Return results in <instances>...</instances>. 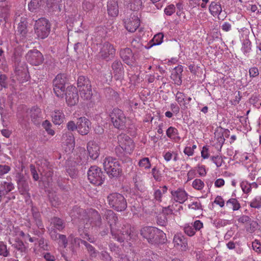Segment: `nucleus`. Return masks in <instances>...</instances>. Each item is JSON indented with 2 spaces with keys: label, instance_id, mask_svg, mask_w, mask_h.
<instances>
[{
  "label": "nucleus",
  "instance_id": "obj_33",
  "mask_svg": "<svg viewBox=\"0 0 261 261\" xmlns=\"http://www.w3.org/2000/svg\"><path fill=\"white\" fill-rule=\"evenodd\" d=\"M166 135L168 138L173 140L174 141H177L180 139V138L178 136V130L176 128L172 126L169 127L167 129Z\"/></svg>",
  "mask_w": 261,
  "mask_h": 261
},
{
  "label": "nucleus",
  "instance_id": "obj_19",
  "mask_svg": "<svg viewBox=\"0 0 261 261\" xmlns=\"http://www.w3.org/2000/svg\"><path fill=\"white\" fill-rule=\"evenodd\" d=\"M89 222L92 227L100 229L103 227L101 218L99 213L95 210H91L89 212Z\"/></svg>",
  "mask_w": 261,
  "mask_h": 261
},
{
  "label": "nucleus",
  "instance_id": "obj_63",
  "mask_svg": "<svg viewBox=\"0 0 261 261\" xmlns=\"http://www.w3.org/2000/svg\"><path fill=\"white\" fill-rule=\"evenodd\" d=\"M30 170L33 179H34V180L37 181L39 178V175L37 173L35 167L34 165H30Z\"/></svg>",
  "mask_w": 261,
  "mask_h": 261
},
{
  "label": "nucleus",
  "instance_id": "obj_25",
  "mask_svg": "<svg viewBox=\"0 0 261 261\" xmlns=\"http://www.w3.org/2000/svg\"><path fill=\"white\" fill-rule=\"evenodd\" d=\"M107 10L109 15L115 17L119 13L118 5L117 0H108Z\"/></svg>",
  "mask_w": 261,
  "mask_h": 261
},
{
  "label": "nucleus",
  "instance_id": "obj_56",
  "mask_svg": "<svg viewBox=\"0 0 261 261\" xmlns=\"http://www.w3.org/2000/svg\"><path fill=\"white\" fill-rule=\"evenodd\" d=\"M185 94L179 91H178L175 95V99L179 105L185 101Z\"/></svg>",
  "mask_w": 261,
  "mask_h": 261
},
{
  "label": "nucleus",
  "instance_id": "obj_14",
  "mask_svg": "<svg viewBox=\"0 0 261 261\" xmlns=\"http://www.w3.org/2000/svg\"><path fill=\"white\" fill-rule=\"evenodd\" d=\"M66 101L69 106H74L79 101V94L77 89L73 86H68L66 88Z\"/></svg>",
  "mask_w": 261,
  "mask_h": 261
},
{
  "label": "nucleus",
  "instance_id": "obj_28",
  "mask_svg": "<svg viewBox=\"0 0 261 261\" xmlns=\"http://www.w3.org/2000/svg\"><path fill=\"white\" fill-rule=\"evenodd\" d=\"M53 122L56 125L62 124L65 119L64 114L60 110H55L51 114Z\"/></svg>",
  "mask_w": 261,
  "mask_h": 261
},
{
  "label": "nucleus",
  "instance_id": "obj_4",
  "mask_svg": "<svg viewBox=\"0 0 261 261\" xmlns=\"http://www.w3.org/2000/svg\"><path fill=\"white\" fill-rule=\"evenodd\" d=\"M107 201L110 207L117 212H122L127 207L125 198L121 194L114 192L107 196Z\"/></svg>",
  "mask_w": 261,
  "mask_h": 261
},
{
  "label": "nucleus",
  "instance_id": "obj_39",
  "mask_svg": "<svg viewBox=\"0 0 261 261\" xmlns=\"http://www.w3.org/2000/svg\"><path fill=\"white\" fill-rule=\"evenodd\" d=\"M164 38V35L163 33H160L155 35L151 40L152 44L147 47V48H150L153 45H158L161 44L163 42Z\"/></svg>",
  "mask_w": 261,
  "mask_h": 261
},
{
  "label": "nucleus",
  "instance_id": "obj_17",
  "mask_svg": "<svg viewBox=\"0 0 261 261\" xmlns=\"http://www.w3.org/2000/svg\"><path fill=\"white\" fill-rule=\"evenodd\" d=\"M126 29L130 32H134L140 25V19L134 13L131 14L130 17L124 21Z\"/></svg>",
  "mask_w": 261,
  "mask_h": 261
},
{
  "label": "nucleus",
  "instance_id": "obj_49",
  "mask_svg": "<svg viewBox=\"0 0 261 261\" xmlns=\"http://www.w3.org/2000/svg\"><path fill=\"white\" fill-rule=\"evenodd\" d=\"M204 184L200 179H195L192 183L193 187L196 190H201L204 187Z\"/></svg>",
  "mask_w": 261,
  "mask_h": 261
},
{
  "label": "nucleus",
  "instance_id": "obj_38",
  "mask_svg": "<svg viewBox=\"0 0 261 261\" xmlns=\"http://www.w3.org/2000/svg\"><path fill=\"white\" fill-rule=\"evenodd\" d=\"M142 5V2L141 0H130L127 7L128 9L136 11L141 8Z\"/></svg>",
  "mask_w": 261,
  "mask_h": 261
},
{
  "label": "nucleus",
  "instance_id": "obj_22",
  "mask_svg": "<svg viewBox=\"0 0 261 261\" xmlns=\"http://www.w3.org/2000/svg\"><path fill=\"white\" fill-rule=\"evenodd\" d=\"M62 0H46V6L48 11L58 15L62 10Z\"/></svg>",
  "mask_w": 261,
  "mask_h": 261
},
{
  "label": "nucleus",
  "instance_id": "obj_21",
  "mask_svg": "<svg viewBox=\"0 0 261 261\" xmlns=\"http://www.w3.org/2000/svg\"><path fill=\"white\" fill-rule=\"evenodd\" d=\"M16 74L21 78H25L28 74V68L24 62H21L18 58H14Z\"/></svg>",
  "mask_w": 261,
  "mask_h": 261
},
{
  "label": "nucleus",
  "instance_id": "obj_53",
  "mask_svg": "<svg viewBox=\"0 0 261 261\" xmlns=\"http://www.w3.org/2000/svg\"><path fill=\"white\" fill-rule=\"evenodd\" d=\"M48 231L49 236L53 240H58L60 234L57 232L56 229H55V228L50 227L48 228Z\"/></svg>",
  "mask_w": 261,
  "mask_h": 261
},
{
  "label": "nucleus",
  "instance_id": "obj_41",
  "mask_svg": "<svg viewBox=\"0 0 261 261\" xmlns=\"http://www.w3.org/2000/svg\"><path fill=\"white\" fill-rule=\"evenodd\" d=\"M251 43L249 39L246 38L243 40L242 50L245 55H247L250 52L251 49Z\"/></svg>",
  "mask_w": 261,
  "mask_h": 261
},
{
  "label": "nucleus",
  "instance_id": "obj_20",
  "mask_svg": "<svg viewBox=\"0 0 261 261\" xmlns=\"http://www.w3.org/2000/svg\"><path fill=\"white\" fill-rule=\"evenodd\" d=\"M28 113L29 115L32 122L36 125L40 124L43 119L42 112L40 108L37 107H32Z\"/></svg>",
  "mask_w": 261,
  "mask_h": 261
},
{
  "label": "nucleus",
  "instance_id": "obj_47",
  "mask_svg": "<svg viewBox=\"0 0 261 261\" xmlns=\"http://www.w3.org/2000/svg\"><path fill=\"white\" fill-rule=\"evenodd\" d=\"M139 165L140 167H144L146 169L150 168L151 164L149 161L148 158H144L139 162Z\"/></svg>",
  "mask_w": 261,
  "mask_h": 261
},
{
  "label": "nucleus",
  "instance_id": "obj_50",
  "mask_svg": "<svg viewBox=\"0 0 261 261\" xmlns=\"http://www.w3.org/2000/svg\"><path fill=\"white\" fill-rule=\"evenodd\" d=\"M13 246L15 248H16L17 250L20 251L21 252H23L25 251V247L22 241H16L15 243L14 244Z\"/></svg>",
  "mask_w": 261,
  "mask_h": 261
},
{
  "label": "nucleus",
  "instance_id": "obj_60",
  "mask_svg": "<svg viewBox=\"0 0 261 261\" xmlns=\"http://www.w3.org/2000/svg\"><path fill=\"white\" fill-rule=\"evenodd\" d=\"M11 170L10 166L6 165H0V176L8 173Z\"/></svg>",
  "mask_w": 261,
  "mask_h": 261
},
{
  "label": "nucleus",
  "instance_id": "obj_18",
  "mask_svg": "<svg viewBox=\"0 0 261 261\" xmlns=\"http://www.w3.org/2000/svg\"><path fill=\"white\" fill-rule=\"evenodd\" d=\"M174 246L177 249L184 251L188 248L187 239L181 233H177L174 235L173 238Z\"/></svg>",
  "mask_w": 261,
  "mask_h": 261
},
{
  "label": "nucleus",
  "instance_id": "obj_23",
  "mask_svg": "<svg viewBox=\"0 0 261 261\" xmlns=\"http://www.w3.org/2000/svg\"><path fill=\"white\" fill-rule=\"evenodd\" d=\"M172 199L177 202L183 203L188 198L186 192L180 188L175 191H171Z\"/></svg>",
  "mask_w": 261,
  "mask_h": 261
},
{
  "label": "nucleus",
  "instance_id": "obj_58",
  "mask_svg": "<svg viewBox=\"0 0 261 261\" xmlns=\"http://www.w3.org/2000/svg\"><path fill=\"white\" fill-rule=\"evenodd\" d=\"M241 187L243 191L245 193H248L251 190V186L250 184L247 182H242L241 184Z\"/></svg>",
  "mask_w": 261,
  "mask_h": 261
},
{
  "label": "nucleus",
  "instance_id": "obj_57",
  "mask_svg": "<svg viewBox=\"0 0 261 261\" xmlns=\"http://www.w3.org/2000/svg\"><path fill=\"white\" fill-rule=\"evenodd\" d=\"M67 129L70 132H73L75 130H77V122L76 123L73 121H69L66 125Z\"/></svg>",
  "mask_w": 261,
  "mask_h": 261
},
{
  "label": "nucleus",
  "instance_id": "obj_54",
  "mask_svg": "<svg viewBox=\"0 0 261 261\" xmlns=\"http://www.w3.org/2000/svg\"><path fill=\"white\" fill-rule=\"evenodd\" d=\"M156 222L160 226H165L167 223V219L164 215H160L157 217Z\"/></svg>",
  "mask_w": 261,
  "mask_h": 261
},
{
  "label": "nucleus",
  "instance_id": "obj_64",
  "mask_svg": "<svg viewBox=\"0 0 261 261\" xmlns=\"http://www.w3.org/2000/svg\"><path fill=\"white\" fill-rule=\"evenodd\" d=\"M84 48V45L82 43L77 42L75 44L74 49L77 54H80L83 53Z\"/></svg>",
  "mask_w": 261,
  "mask_h": 261
},
{
  "label": "nucleus",
  "instance_id": "obj_8",
  "mask_svg": "<svg viewBox=\"0 0 261 261\" xmlns=\"http://www.w3.org/2000/svg\"><path fill=\"white\" fill-rule=\"evenodd\" d=\"M110 117L114 126L118 129L124 127L126 118L123 112L118 108H114L110 114Z\"/></svg>",
  "mask_w": 261,
  "mask_h": 261
},
{
  "label": "nucleus",
  "instance_id": "obj_37",
  "mask_svg": "<svg viewBox=\"0 0 261 261\" xmlns=\"http://www.w3.org/2000/svg\"><path fill=\"white\" fill-rule=\"evenodd\" d=\"M81 97L86 99L90 100L92 98L93 93L91 89V86L89 87H86L84 89L79 90Z\"/></svg>",
  "mask_w": 261,
  "mask_h": 261
},
{
  "label": "nucleus",
  "instance_id": "obj_16",
  "mask_svg": "<svg viewBox=\"0 0 261 261\" xmlns=\"http://www.w3.org/2000/svg\"><path fill=\"white\" fill-rule=\"evenodd\" d=\"M77 131L82 135L88 134L91 128L90 121L85 117H81L77 119Z\"/></svg>",
  "mask_w": 261,
  "mask_h": 261
},
{
  "label": "nucleus",
  "instance_id": "obj_35",
  "mask_svg": "<svg viewBox=\"0 0 261 261\" xmlns=\"http://www.w3.org/2000/svg\"><path fill=\"white\" fill-rule=\"evenodd\" d=\"M82 244L86 247L91 258H95L97 256L98 251L93 246L86 241H82Z\"/></svg>",
  "mask_w": 261,
  "mask_h": 261
},
{
  "label": "nucleus",
  "instance_id": "obj_44",
  "mask_svg": "<svg viewBox=\"0 0 261 261\" xmlns=\"http://www.w3.org/2000/svg\"><path fill=\"white\" fill-rule=\"evenodd\" d=\"M82 7L84 11L89 12L93 10L94 5L92 1L85 0L83 2Z\"/></svg>",
  "mask_w": 261,
  "mask_h": 261
},
{
  "label": "nucleus",
  "instance_id": "obj_40",
  "mask_svg": "<svg viewBox=\"0 0 261 261\" xmlns=\"http://www.w3.org/2000/svg\"><path fill=\"white\" fill-rule=\"evenodd\" d=\"M42 127L46 131L47 134L51 136H54L55 134V131L51 128V123L47 120L44 121L42 123Z\"/></svg>",
  "mask_w": 261,
  "mask_h": 261
},
{
  "label": "nucleus",
  "instance_id": "obj_48",
  "mask_svg": "<svg viewBox=\"0 0 261 261\" xmlns=\"http://www.w3.org/2000/svg\"><path fill=\"white\" fill-rule=\"evenodd\" d=\"M3 185L5 189V192H3V195H7L14 189V185L11 182L4 181Z\"/></svg>",
  "mask_w": 261,
  "mask_h": 261
},
{
  "label": "nucleus",
  "instance_id": "obj_27",
  "mask_svg": "<svg viewBox=\"0 0 261 261\" xmlns=\"http://www.w3.org/2000/svg\"><path fill=\"white\" fill-rule=\"evenodd\" d=\"M28 33L27 22L21 21L17 28V36H19L20 41H23Z\"/></svg>",
  "mask_w": 261,
  "mask_h": 261
},
{
  "label": "nucleus",
  "instance_id": "obj_5",
  "mask_svg": "<svg viewBox=\"0 0 261 261\" xmlns=\"http://www.w3.org/2000/svg\"><path fill=\"white\" fill-rule=\"evenodd\" d=\"M67 82V75L64 73L58 74L53 80V90L57 97H63Z\"/></svg>",
  "mask_w": 261,
  "mask_h": 261
},
{
  "label": "nucleus",
  "instance_id": "obj_59",
  "mask_svg": "<svg viewBox=\"0 0 261 261\" xmlns=\"http://www.w3.org/2000/svg\"><path fill=\"white\" fill-rule=\"evenodd\" d=\"M175 7L174 5L168 6L164 10L165 13L168 16H171L175 12Z\"/></svg>",
  "mask_w": 261,
  "mask_h": 261
},
{
  "label": "nucleus",
  "instance_id": "obj_10",
  "mask_svg": "<svg viewBox=\"0 0 261 261\" xmlns=\"http://www.w3.org/2000/svg\"><path fill=\"white\" fill-rule=\"evenodd\" d=\"M118 145L126 153H131L134 148L135 144L132 139L125 134H120L117 136Z\"/></svg>",
  "mask_w": 261,
  "mask_h": 261
},
{
  "label": "nucleus",
  "instance_id": "obj_51",
  "mask_svg": "<svg viewBox=\"0 0 261 261\" xmlns=\"http://www.w3.org/2000/svg\"><path fill=\"white\" fill-rule=\"evenodd\" d=\"M132 46L138 50H142L143 45L139 38L133 39L131 42Z\"/></svg>",
  "mask_w": 261,
  "mask_h": 261
},
{
  "label": "nucleus",
  "instance_id": "obj_52",
  "mask_svg": "<svg viewBox=\"0 0 261 261\" xmlns=\"http://www.w3.org/2000/svg\"><path fill=\"white\" fill-rule=\"evenodd\" d=\"M184 229L185 233L190 237L193 236L195 234V230L193 225L191 226L189 224H187L184 227Z\"/></svg>",
  "mask_w": 261,
  "mask_h": 261
},
{
  "label": "nucleus",
  "instance_id": "obj_43",
  "mask_svg": "<svg viewBox=\"0 0 261 261\" xmlns=\"http://www.w3.org/2000/svg\"><path fill=\"white\" fill-rule=\"evenodd\" d=\"M10 255V252L7 245L2 241H0V255L4 257H8Z\"/></svg>",
  "mask_w": 261,
  "mask_h": 261
},
{
  "label": "nucleus",
  "instance_id": "obj_7",
  "mask_svg": "<svg viewBox=\"0 0 261 261\" xmlns=\"http://www.w3.org/2000/svg\"><path fill=\"white\" fill-rule=\"evenodd\" d=\"M88 178L89 181L95 185H101L105 179V176L101 169L97 166H91L88 171Z\"/></svg>",
  "mask_w": 261,
  "mask_h": 261
},
{
  "label": "nucleus",
  "instance_id": "obj_42",
  "mask_svg": "<svg viewBox=\"0 0 261 261\" xmlns=\"http://www.w3.org/2000/svg\"><path fill=\"white\" fill-rule=\"evenodd\" d=\"M49 201L51 205L54 207H57L61 203L59 197L55 193H50L49 194Z\"/></svg>",
  "mask_w": 261,
  "mask_h": 261
},
{
  "label": "nucleus",
  "instance_id": "obj_1",
  "mask_svg": "<svg viewBox=\"0 0 261 261\" xmlns=\"http://www.w3.org/2000/svg\"><path fill=\"white\" fill-rule=\"evenodd\" d=\"M141 234L152 244L163 243L165 242V234L163 231L155 227H144L141 229Z\"/></svg>",
  "mask_w": 261,
  "mask_h": 261
},
{
  "label": "nucleus",
  "instance_id": "obj_6",
  "mask_svg": "<svg viewBox=\"0 0 261 261\" xmlns=\"http://www.w3.org/2000/svg\"><path fill=\"white\" fill-rule=\"evenodd\" d=\"M34 29L37 36L41 39H44L49 34L50 25L48 20L40 18L36 20Z\"/></svg>",
  "mask_w": 261,
  "mask_h": 261
},
{
  "label": "nucleus",
  "instance_id": "obj_26",
  "mask_svg": "<svg viewBox=\"0 0 261 261\" xmlns=\"http://www.w3.org/2000/svg\"><path fill=\"white\" fill-rule=\"evenodd\" d=\"M183 71V67L181 65H178L175 67L172 71L171 78L174 81L175 84L179 85L181 84V73Z\"/></svg>",
  "mask_w": 261,
  "mask_h": 261
},
{
  "label": "nucleus",
  "instance_id": "obj_9",
  "mask_svg": "<svg viewBox=\"0 0 261 261\" xmlns=\"http://www.w3.org/2000/svg\"><path fill=\"white\" fill-rule=\"evenodd\" d=\"M115 54L116 49L113 45L106 42L102 45L98 55L102 60L108 62L114 58Z\"/></svg>",
  "mask_w": 261,
  "mask_h": 261
},
{
  "label": "nucleus",
  "instance_id": "obj_61",
  "mask_svg": "<svg viewBox=\"0 0 261 261\" xmlns=\"http://www.w3.org/2000/svg\"><path fill=\"white\" fill-rule=\"evenodd\" d=\"M217 142L215 144L216 147L218 150H221V148L225 142V139L223 136L218 137L217 139Z\"/></svg>",
  "mask_w": 261,
  "mask_h": 261
},
{
  "label": "nucleus",
  "instance_id": "obj_31",
  "mask_svg": "<svg viewBox=\"0 0 261 261\" xmlns=\"http://www.w3.org/2000/svg\"><path fill=\"white\" fill-rule=\"evenodd\" d=\"M43 0H31L28 5L29 9L32 12H37L43 4Z\"/></svg>",
  "mask_w": 261,
  "mask_h": 261
},
{
  "label": "nucleus",
  "instance_id": "obj_2",
  "mask_svg": "<svg viewBox=\"0 0 261 261\" xmlns=\"http://www.w3.org/2000/svg\"><path fill=\"white\" fill-rule=\"evenodd\" d=\"M106 217L110 224L111 234L117 241L121 242L123 240L122 237L120 236V234L124 236L125 235L129 236L130 230L127 229L126 231H123L119 230V226L118 225V218L113 211L108 210L106 213Z\"/></svg>",
  "mask_w": 261,
  "mask_h": 261
},
{
  "label": "nucleus",
  "instance_id": "obj_13",
  "mask_svg": "<svg viewBox=\"0 0 261 261\" xmlns=\"http://www.w3.org/2000/svg\"><path fill=\"white\" fill-rule=\"evenodd\" d=\"M119 55L123 61L128 66H133L136 62L135 55L129 48L126 47L121 49Z\"/></svg>",
  "mask_w": 261,
  "mask_h": 261
},
{
  "label": "nucleus",
  "instance_id": "obj_36",
  "mask_svg": "<svg viewBox=\"0 0 261 261\" xmlns=\"http://www.w3.org/2000/svg\"><path fill=\"white\" fill-rule=\"evenodd\" d=\"M226 206L231 208L233 211H238L241 208L239 201L234 198H230L226 202Z\"/></svg>",
  "mask_w": 261,
  "mask_h": 261
},
{
  "label": "nucleus",
  "instance_id": "obj_46",
  "mask_svg": "<svg viewBox=\"0 0 261 261\" xmlns=\"http://www.w3.org/2000/svg\"><path fill=\"white\" fill-rule=\"evenodd\" d=\"M8 77L4 74L0 73V91L8 88Z\"/></svg>",
  "mask_w": 261,
  "mask_h": 261
},
{
  "label": "nucleus",
  "instance_id": "obj_24",
  "mask_svg": "<svg viewBox=\"0 0 261 261\" xmlns=\"http://www.w3.org/2000/svg\"><path fill=\"white\" fill-rule=\"evenodd\" d=\"M87 147L90 157L92 160H96L99 155V146L93 142H89Z\"/></svg>",
  "mask_w": 261,
  "mask_h": 261
},
{
  "label": "nucleus",
  "instance_id": "obj_45",
  "mask_svg": "<svg viewBox=\"0 0 261 261\" xmlns=\"http://www.w3.org/2000/svg\"><path fill=\"white\" fill-rule=\"evenodd\" d=\"M250 206L255 208L261 207V196H256L250 202Z\"/></svg>",
  "mask_w": 261,
  "mask_h": 261
},
{
  "label": "nucleus",
  "instance_id": "obj_62",
  "mask_svg": "<svg viewBox=\"0 0 261 261\" xmlns=\"http://www.w3.org/2000/svg\"><path fill=\"white\" fill-rule=\"evenodd\" d=\"M249 75L251 77H255L258 75L259 71L257 67H253L249 70Z\"/></svg>",
  "mask_w": 261,
  "mask_h": 261
},
{
  "label": "nucleus",
  "instance_id": "obj_55",
  "mask_svg": "<svg viewBox=\"0 0 261 261\" xmlns=\"http://www.w3.org/2000/svg\"><path fill=\"white\" fill-rule=\"evenodd\" d=\"M211 160L213 162V163L215 164L217 167H220V166H221L223 162V160L221 156H211Z\"/></svg>",
  "mask_w": 261,
  "mask_h": 261
},
{
  "label": "nucleus",
  "instance_id": "obj_34",
  "mask_svg": "<svg viewBox=\"0 0 261 261\" xmlns=\"http://www.w3.org/2000/svg\"><path fill=\"white\" fill-rule=\"evenodd\" d=\"M86 228L85 227H83L80 225L78 228V231L80 236L84 239H86L87 241L92 243H95L96 239L92 236H90L87 231L84 230Z\"/></svg>",
  "mask_w": 261,
  "mask_h": 261
},
{
  "label": "nucleus",
  "instance_id": "obj_29",
  "mask_svg": "<svg viewBox=\"0 0 261 261\" xmlns=\"http://www.w3.org/2000/svg\"><path fill=\"white\" fill-rule=\"evenodd\" d=\"M208 9L213 16H219L222 12L221 5L215 2H211Z\"/></svg>",
  "mask_w": 261,
  "mask_h": 261
},
{
  "label": "nucleus",
  "instance_id": "obj_11",
  "mask_svg": "<svg viewBox=\"0 0 261 261\" xmlns=\"http://www.w3.org/2000/svg\"><path fill=\"white\" fill-rule=\"evenodd\" d=\"M17 187L20 194L22 195H29V185L28 177L21 172H18L16 175Z\"/></svg>",
  "mask_w": 261,
  "mask_h": 261
},
{
  "label": "nucleus",
  "instance_id": "obj_3",
  "mask_svg": "<svg viewBox=\"0 0 261 261\" xmlns=\"http://www.w3.org/2000/svg\"><path fill=\"white\" fill-rule=\"evenodd\" d=\"M103 168L110 178H117L122 173L120 163L117 159L108 156L106 158L103 162Z\"/></svg>",
  "mask_w": 261,
  "mask_h": 261
},
{
  "label": "nucleus",
  "instance_id": "obj_30",
  "mask_svg": "<svg viewBox=\"0 0 261 261\" xmlns=\"http://www.w3.org/2000/svg\"><path fill=\"white\" fill-rule=\"evenodd\" d=\"M77 85L79 90L86 87H90L91 86L89 79L83 75L79 76L77 80Z\"/></svg>",
  "mask_w": 261,
  "mask_h": 261
},
{
  "label": "nucleus",
  "instance_id": "obj_32",
  "mask_svg": "<svg viewBox=\"0 0 261 261\" xmlns=\"http://www.w3.org/2000/svg\"><path fill=\"white\" fill-rule=\"evenodd\" d=\"M51 224L53 225L51 227L55 228V229L62 231L65 227L64 222L61 219L58 217H54L51 219Z\"/></svg>",
  "mask_w": 261,
  "mask_h": 261
},
{
  "label": "nucleus",
  "instance_id": "obj_12",
  "mask_svg": "<svg viewBox=\"0 0 261 261\" xmlns=\"http://www.w3.org/2000/svg\"><path fill=\"white\" fill-rule=\"evenodd\" d=\"M25 58L28 62L35 66L41 64L43 61L42 54L37 49L29 51L25 55Z\"/></svg>",
  "mask_w": 261,
  "mask_h": 261
},
{
  "label": "nucleus",
  "instance_id": "obj_15",
  "mask_svg": "<svg viewBox=\"0 0 261 261\" xmlns=\"http://www.w3.org/2000/svg\"><path fill=\"white\" fill-rule=\"evenodd\" d=\"M111 68L114 79L121 81L124 78V68L122 62L118 59L114 60L111 64Z\"/></svg>",
  "mask_w": 261,
  "mask_h": 261
}]
</instances>
